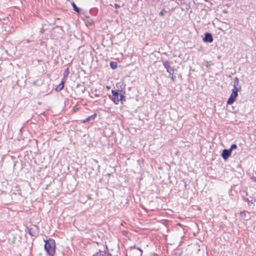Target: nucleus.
Returning a JSON list of instances; mask_svg holds the SVG:
<instances>
[{"mask_svg": "<svg viewBox=\"0 0 256 256\" xmlns=\"http://www.w3.org/2000/svg\"><path fill=\"white\" fill-rule=\"evenodd\" d=\"M204 42H212L213 41L212 35L210 33H206L204 37L203 38Z\"/></svg>", "mask_w": 256, "mask_h": 256, "instance_id": "6", "label": "nucleus"}, {"mask_svg": "<svg viewBox=\"0 0 256 256\" xmlns=\"http://www.w3.org/2000/svg\"><path fill=\"white\" fill-rule=\"evenodd\" d=\"M112 96H110L115 104H118L120 102L118 90H112Z\"/></svg>", "mask_w": 256, "mask_h": 256, "instance_id": "4", "label": "nucleus"}, {"mask_svg": "<svg viewBox=\"0 0 256 256\" xmlns=\"http://www.w3.org/2000/svg\"><path fill=\"white\" fill-rule=\"evenodd\" d=\"M44 248L50 256H53L55 252V242L54 240L50 238L46 241Z\"/></svg>", "mask_w": 256, "mask_h": 256, "instance_id": "1", "label": "nucleus"}, {"mask_svg": "<svg viewBox=\"0 0 256 256\" xmlns=\"http://www.w3.org/2000/svg\"><path fill=\"white\" fill-rule=\"evenodd\" d=\"M238 86H239V80H238V78L236 77L234 78V84H233L234 88H233L238 89V90H239L240 89V86L239 87H238Z\"/></svg>", "mask_w": 256, "mask_h": 256, "instance_id": "7", "label": "nucleus"}, {"mask_svg": "<svg viewBox=\"0 0 256 256\" xmlns=\"http://www.w3.org/2000/svg\"><path fill=\"white\" fill-rule=\"evenodd\" d=\"M232 152L230 150L224 149L223 150L222 156L224 160H226L230 156Z\"/></svg>", "mask_w": 256, "mask_h": 256, "instance_id": "5", "label": "nucleus"}, {"mask_svg": "<svg viewBox=\"0 0 256 256\" xmlns=\"http://www.w3.org/2000/svg\"><path fill=\"white\" fill-rule=\"evenodd\" d=\"M172 64V62L168 60L162 61V64L164 68L166 70L167 72L169 74L168 77L174 80V67L171 66Z\"/></svg>", "mask_w": 256, "mask_h": 256, "instance_id": "2", "label": "nucleus"}, {"mask_svg": "<svg viewBox=\"0 0 256 256\" xmlns=\"http://www.w3.org/2000/svg\"><path fill=\"white\" fill-rule=\"evenodd\" d=\"M68 68H67L66 70H65L64 72V76L66 77L68 76Z\"/></svg>", "mask_w": 256, "mask_h": 256, "instance_id": "14", "label": "nucleus"}, {"mask_svg": "<svg viewBox=\"0 0 256 256\" xmlns=\"http://www.w3.org/2000/svg\"><path fill=\"white\" fill-rule=\"evenodd\" d=\"M96 114H94L86 118L84 120H82V122L84 123H86V122H90V120H94L95 119V118H96Z\"/></svg>", "mask_w": 256, "mask_h": 256, "instance_id": "8", "label": "nucleus"}, {"mask_svg": "<svg viewBox=\"0 0 256 256\" xmlns=\"http://www.w3.org/2000/svg\"><path fill=\"white\" fill-rule=\"evenodd\" d=\"M114 6H115V8H120V6L118 4H114Z\"/></svg>", "mask_w": 256, "mask_h": 256, "instance_id": "16", "label": "nucleus"}, {"mask_svg": "<svg viewBox=\"0 0 256 256\" xmlns=\"http://www.w3.org/2000/svg\"><path fill=\"white\" fill-rule=\"evenodd\" d=\"M120 98H119L120 101V100H121V101L123 100H124V98H125V96L123 94H120Z\"/></svg>", "mask_w": 256, "mask_h": 256, "instance_id": "15", "label": "nucleus"}, {"mask_svg": "<svg viewBox=\"0 0 256 256\" xmlns=\"http://www.w3.org/2000/svg\"><path fill=\"white\" fill-rule=\"evenodd\" d=\"M64 82H65V80H64V78H63L60 84L56 88V90L57 91H60V90H62L63 89L64 86Z\"/></svg>", "mask_w": 256, "mask_h": 256, "instance_id": "10", "label": "nucleus"}, {"mask_svg": "<svg viewBox=\"0 0 256 256\" xmlns=\"http://www.w3.org/2000/svg\"><path fill=\"white\" fill-rule=\"evenodd\" d=\"M72 8H73L75 12H80V8H78L76 6V4H74V2H72Z\"/></svg>", "mask_w": 256, "mask_h": 256, "instance_id": "11", "label": "nucleus"}, {"mask_svg": "<svg viewBox=\"0 0 256 256\" xmlns=\"http://www.w3.org/2000/svg\"><path fill=\"white\" fill-rule=\"evenodd\" d=\"M112 256L111 254H108L106 256Z\"/></svg>", "mask_w": 256, "mask_h": 256, "instance_id": "19", "label": "nucleus"}, {"mask_svg": "<svg viewBox=\"0 0 256 256\" xmlns=\"http://www.w3.org/2000/svg\"><path fill=\"white\" fill-rule=\"evenodd\" d=\"M160 14L162 15V12H160Z\"/></svg>", "mask_w": 256, "mask_h": 256, "instance_id": "20", "label": "nucleus"}, {"mask_svg": "<svg viewBox=\"0 0 256 256\" xmlns=\"http://www.w3.org/2000/svg\"><path fill=\"white\" fill-rule=\"evenodd\" d=\"M28 233L32 236H34L36 234V227L34 226L32 228H28Z\"/></svg>", "mask_w": 256, "mask_h": 256, "instance_id": "9", "label": "nucleus"}, {"mask_svg": "<svg viewBox=\"0 0 256 256\" xmlns=\"http://www.w3.org/2000/svg\"><path fill=\"white\" fill-rule=\"evenodd\" d=\"M238 89L233 88L232 90V92L227 101L228 104H231L234 103L238 96Z\"/></svg>", "mask_w": 256, "mask_h": 256, "instance_id": "3", "label": "nucleus"}, {"mask_svg": "<svg viewBox=\"0 0 256 256\" xmlns=\"http://www.w3.org/2000/svg\"><path fill=\"white\" fill-rule=\"evenodd\" d=\"M237 148V146L236 144H232L231 146H230V149H228L229 150H230V152H232V150H234V149H235Z\"/></svg>", "mask_w": 256, "mask_h": 256, "instance_id": "13", "label": "nucleus"}, {"mask_svg": "<svg viewBox=\"0 0 256 256\" xmlns=\"http://www.w3.org/2000/svg\"><path fill=\"white\" fill-rule=\"evenodd\" d=\"M244 214H245L244 212H240V215L242 216H244Z\"/></svg>", "mask_w": 256, "mask_h": 256, "instance_id": "18", "label": "nucleus"}, {"mask_svg": "<svg viewBox=\"0 0 256 256\" xmlns=\"http://www.w3.org/2000/svg\"><path fill=\"white\" fill-rule=\"evenodd\" d=\"M110 66L112 69L114 70L117 68L118 64L116 62H110Z\"/></svg>", "mask_w": 256, "mask_h": 256, "instance_id": "12", "label": "nucleus"}, {"mask_svg": "<svg viewBox=\"0 0 256 256\" xmlns=\"http://www.w3.org/2000/svg\"><path fill=\"white\" fill-rule=\"evenodd\" d=\"M244 214H245L244 212H240V215L242 216H244Z\"/></svg>", "mask_w": 256, "mask_h": 256, "instance_id": "17", "label": "nucleus"}]
</instances>
